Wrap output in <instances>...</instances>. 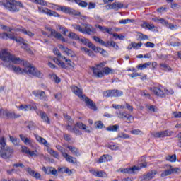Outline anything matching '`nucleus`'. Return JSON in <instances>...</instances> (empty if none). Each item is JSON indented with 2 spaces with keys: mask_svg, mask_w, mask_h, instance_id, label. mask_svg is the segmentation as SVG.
<instances>
[{
  "mask_svg": "<svg viewBox=\"0 0 181 181\" xmlns=\"http://www.w3.org/2000/svg\"><path fill=\"white\" fill-rule=\"evenodd\" d=\"M165 170L162 172L160 176L162 177H166V176H169V175H172V173H177V170H179V168H173L170 165H165Z\"/></svg>",
  "mask_w": 181,
  "mask_h": 181,
  "instance_id": "9b49d317",
  "label": "nucleus"
},
{
  "mask_svg": "<svg viewBox=\"0 0 181 181\" xmlns=\"http://www.w3.org/2000/svg\"><path fill=\"white\" fill-rule=\"evenodd\" d=\"M30 2H33L34 4H37V5H42V6H47V2L45 0H28Z\"/></svg>",
  "mask_w": 181,
  "mask_h": 181,
  "instance_id": "e433bc0d",
  "label": "nucleus"
},
{
  "mask_svg": "<svg viewBox=\"0 0 181 181\" xmlns=\"http://www.w3.org/2000/svg\"><path fill=\"white\" fill-rule=\"evenodd\" d=\"M158 174V171L156 170H152L148 173H146L141 177H139V180L140 181H149L152 180L153 177H155V175Z\"/></svg>",
  "mask_w": 181,
  "mask_h": 181,
  "instance_id": "f8f14e48",
  "label": "nucleus"
},
{
  "mask_svg": "<svg viewBox=\"0 0 181 181\" xmlns=\"http://www.w3.org/2000/svg\"><path fill=\"white\" fill-rule=\"evenodd\" d=\"M38 12L41 13H45V15H48V16H54V18H60V14L57 13V12L50 10L49 8L38 7Z\"/></svg>",
  "mask_w": 181,
  "mask_h": 181,
  "instance_id": "4468645a",
  "label": "nucleus"
},
{
  "mask_svg": "<svg viewBox=\"0 0 181 181\" xmlns=\"http://www.w3.org/2000/svg\"><path fill=\"white\" fill-rule=\"evenodd\" d=\"M49 30L51 32V36H53V37H55V39H58L59 40H62V42H66V39L62 36V34L57 32L56 30H53L49 28Z\"/></svg>",
  "mask_w": 181,
  "mask_h": 181,
  "instance_id": "a878e982",
  "label": "nucleus"
},
{
  "mask_svg": "<svg viewBox=\"0 0 181 181\" xmlns=\"http://www.w3.org/2000/svg\"><path fill=\"white\" fill-rule=\"evenodd\" d=\"M127 119V122L130 124L132 121H134V117L129 114H126V116L124 117V119Z\"/></svg>",
  "mask_w": 181,
  "mask_h": 181,
  "instance_id": "680f3d73",
  "label": "nucleus"
},
{
  "mask_svg": "<svg viewBox=\"0 0 181 181\" xmlns=\"http://www.w3.org/2000/svg\"><path fill=\"white\" fill-rule=\"evenodd\" d=\"M23 144H25V145H26L27 146H33V141L30 138L24 136L23 137Z\"/></svg>",
  "mask_w": 181,
  "mask_h": 181,
  "instance_id": "58836bf2",
  "label": "nucleus"
},
{
  "mask_svg": "<svg viewBox=\"0 0 181 181\" xmlns=\"http://www.w3.org/2000/svg\"><path fill=\"white\" fill-rule=\"evenodd\" d=\"M2 115L5 117H7V118H19L20 115L15 114V112H8L3 110Z\"/></svg>",
  "mask_w": 181,
  "mask_h": 181,
  "instance_id": "7c9ffc66",
  "label": "nucleus"
},
{
  "mask_svg": "<svg viewBox=\"0 0 181 181\" xmlns=\"http://www.w3.org/2000/svg\"><path fill=\"white\" fill-rule=\"evenodd\" d=\"M0 39H3L4 40H8V39H11V40H15L18 43H22V42H23V38L15 36V34L13 33H0Z\"/></svg>",
  "mask_w": 181,
  "mask_h": 181,
  "instance_id": "1a4fd4ad",
  "label": "nucleus"
},
{
  "mask_svg": "<svg viewBox=\"0 0 181 181\" xmlns=\"http://www.w3.org/2000/svg\"><path fill=\"white\" fill-rule=\"evenodd\" d=\"M24 69L23 71L28 76H33V77H37L42 78L43 77V73L39 71L33 64L29 63L28 61H25L23 63Z\"/></svg>",
  "mask_w": 181,
  "mask_h": 181,
  "instance_id": "7ed1b4c3",
  "label": "nucleus"
},
{
  "mask_svg": "<svg viewBox=\"0 0 181 181\" xmlns=\"http://www.w3.org/2000/svg\"><path fill=\"white\" fill-rule=\"evenodd\" d=\"M116 115L118 118H120V119H125V116L127 115V112H116Z\"/></svg>",
  "mask_w": 181,
  "mask_h": 181,
  "instance_id": "603ef678",
  "label": "nucleus"
},
{
  "mask_svg": "<svg viewBox=\"0 0 181 181\" xmlns=\"http://www.w3.org/2000/svg\"><path fill=\"white\" fill-rule=\"evenodd\" d=\"M32 94L35 95V97H39V98L43 101H47V96H46V93L43 90H33Z\"/></svg>",
  "mask_w": 181,
  "mask_h": 181,
  "instance_id": "6ab92c4d",
  "label": "nucleus"
},
{
  "mask_svg": "<svg viewBox=\"0 0 181 181\" xmlns=\"http://www.w3.org/2000/svg\"><path fill=\"white\" fill-rule=\"evenodd\" d=\"M22 169H23V164L16 163L13 165V169L11 172H13V173H20Z\"/></svg>",
  "mask_w": 181,
  "mask_h": 181,
  "instance_id": "c85d7f7f",
  "label": "nucleus"
},
{
  "mask_svg": "<svg viewBox=\"0 0 181 181\" xmlns=\"http://www.w3.org/2000/svg\"><path fill=\"white\" fill-rule=\"evenodd\" d=\"M76 127L79 128V129H82V131H84V132H86L87 134H90V132H91L90 127L81 122H77Z\"/></svg>",
  "mask_w": 181,
  "mask_h": 181,
  "instance_id": "cd10ccee",
  "label": "nucleus"
},
{
  "mask_svg": "<svg viewBox=\"0 0 181 181\" xmlns=\"http://www.w3.org/2000/svg\"><path fill=\"white\" fill-rule=\"evenodd\" d=\"M166 28H168V29H171V30H173L175 29H177V25H173L172 23H168Z\"/></svg>",
  "mask_w": 181,
  "mask_h": 181,
  "instance_id": "69168bd1",
  "label": "nucleus"
},
{
  "mask_svg": "<svg viewBox=\"0 0 181 181\" xmlns=\"http://www.w3.org/2000/svg\"><path fill=\"white\" fill-rule=\"evenodd\" d=\"M36 112L44 122H46L47 124H50V118H49V116H47V114H46V112L42 110H37L36 111Z\"/></svg>",
  "mask_w": 181,
  "mask_h": 181,
  "instance_id": "4be33fe9",
  "label": "nucleus"
},
{
  "mask_svg": "<svg viewBox=\"0 0 181 181\" xmlns=\"http://www.w3.org/2000/svg\"><path fill=\"white\" fill-rule=\"evenodd\" d=\"M105 64L100 62L95 64V66H91L90 70L93 73V76L97 78H103L104 76H109V74H114L115 70L108 66L104 67Z\"/></svg>",
  "mask_w": 181,
  "mask_h": 181,
  "instance_id": "f03ea898",
  "label": "nucleus"
},
{
  "mask_svg": "<svg viewBox=\"0 0 181 181\" xmlns=\"http://www.w3.org/2000/svg\"><path fill=\"white\" fill-rule=\"evenodd\" d=\"M85 103L90 108V110H93V111L97 110V107L95 106V103L93 102L90 98H85Z\"/></svg>",
  "mask_w": 181,
  "mask_h": 181,
  "instance_id": "c756f323",
  "label": "nucleus"
},
{
  "mask_svg": "<svg viewBox=\"0 0 181 181\" xmlns=\"http://www.w3.org/2000/svg\"><path fill=\"white\" fill-rule=\"evenodd\" d=\"M118 138H123V139H128L129 138V135L125 133H119L117 136Z\"/></svg>",
  "mask_w": 181,
  "mask_h": 181,
  "instance_id": "e2e57ef3",
  "label": "nucleus"
},
{
  "mask_svg": "<svg viewBox=\"0 0 181 181\" xmlns=\"http://www.w3.org/2000/svg\"><path fill=\"white\" fill-rule=\"evenodd\" d=\"M138 40H149V37L146 35H144L141 33H138Z\"/></svg>",
  "mask_w": 181,
  "mask_h": 181,
  "instance_id": "49530a36",
  "label": "nucleus"
},
{
  "mask_svg": "<svg viewBox=\"0 0 181 181\" xmlns=\"http://www.w3.org/2000/svg\"><path fill=\"white\" fill-rule=\"evenodd\" d=\"M131 22H134V20L127 18V19L120 20L119 21V23H120L121 25H127V23H131Z\"/></svg>",
  "mask_w": 181,
  "mask_h": 181,
  "instance_id": "864d4df0",
  "label": "nucleus"
},
{
  "mask_svg": "<svg viewBox=\"0 0 181 181\" xmlns=\"http://www.w3.org/2000/svg\"><path fill=\"white\" fill-rule=\"evenodd\" d=\"M151 90L154 94V95H156L157 97H160L161 98H163V97H165V92L162 90L160 86L151 88Z\"/></svg>",
  "mask_w": 181,
  "mask_h": 181,
  "instance_id": "aec40b11",
  "label": "nucleus"
},
{
  "mask_svg": "<svg viewBox=\"0 0 181 181\" xmlns=\"http://www.w3.org/2000/svg\"><path fill=\"white\" fill-rule=\"evenodd\" d=\"M172 134H173V131L164 130L160 132H153L151 135L154 138H165L166 136H172Z\"/></svg>",
  "mask_w": 181,
  "mask_h": 181,
  "instance_id": "ddd939ff",
  "label": "nucleus"
},
{
  "mask_svg": "<svg viewBox=\"0 0 181 181\" xmlns=\"http://www.w3.org/2000/svg\"><path fill=\"white\" fill-rule=\"evenodd\" d=\"M123 94L124 92L118 89L108 90L104 92L105 97H121Z\"/></svg>",
  "mask_w": 181,
  "mask_h": 181,
  "instance_id": "2eb2a0df",
  "label": "nucleus"
},
{
  "mask_svg": "<svg viewBox=\"0 0 181 181\" xmlns=\"http://www.w3.org/2000/svg\"><path fill=\"white\" fill-rule=\"evenodd\" d=\"M108 159H112V157L108 154H104L98 160V163H104L105 162H107Z\"/></svg>",
  "mask_w": 181,
  "mask_h": 181,
  "instance_id": "473e14b6",
  "label": "nucleus"
},
{
  "mask_svg": "<svg viewBox=\"0 0 181 181\" xmlns=\"http://www.w3.org/2000/svg\"><path fill=\"white\" fill-rule=\"evenodd\" d=\"M71 90L72 93H74L75 95L79 97V98H84V95H83V90H81L80 88L75 86H71Z\"/></svg>",
  "mask_w": 181,
  "mask_h": 181,
  "instance_id": "393cba45",
  "label": "nucleus"
},
{
  "mask_svg": "<svg viewBox=\"0 0 181 181\" xmlns=\"http://www.w3.org/2000/svg\"><path fill=\"white\" fill-rule=\"evenodd\" d=\"M62 156L66 159V162H69V163H75L74 162V158L73 156L69 155L67 153L62 152Z\"/></svg>",
  "mask_w": 181,
  "mask_h": 181,
  "instance_id": "2f4dec72",
  "label": "nucleus"
},
{
  "mask_svg": "<svg viewBox=\"0 0 181 181\" xmlns=\"http://www.w3.org/2000/svg\"><path fill=\"white\" fill-rule=\"evenodd\" d=\"M97 4L95 3L89 2L88 9H95Z\"/></svg>",
  "mask_w": 181,
  "mask_h": 181,
  "instance_id": "338daca9",
  "label": "nucleus"
},
{
  "mask_svg": "<svg viewBox=\"0 0 181 181\" xmlns=\"http://www.w3.org/2000/svg\"><path fill=\"white\" fill-rule=\"evenodd\" d=\"M69 37L71 39H74L75 40H78L80 37H78V35L73 32H71L69 35Z\"/></svg>",
  "mask_w": 181,
  "mask_h": 181,
  "instance_id": "052dcab7",
  "label": "nucleus"
},
{
  "mask_svg": "<svg viewBox=\"0 0 181 181\" xmlns=\"http://www.w3.org/2000/svg\"><path fill=\"white\" fill-rule=\"evenodd\" d=\"M26 172L35 179H38L39 180H42V175L40 173L32 170L30 168H25Z\"/></svg>",
  "mask_w": 181,
  "mask_h": 181,
  "instance_id": "412c9836",
  "label": "nucleus"
},
{
  "mask_svg": "<svg viewBox=\"0 0 181 181\" xmlns=\"http://www.w3.org/2000/svg\"><path fill=\"white\" fill-rule=\"evenodd\" d=\"M35 139L37 142H39V144H42V145H44L45 146H47V148H49L50 146V144H48L47 141L46 139H45V138L35 134Z\"/></svg>",
  "mask_w": 181,
  "mask_h": 181,
  "instance_id": "bb28decb",
  "label": "nucleus"
},
{
  "mask_svg": "<svg viewBox=\"0 0 181 181\" xmlns=\"http://www.w3.org/2000/svg\"><path fill=\"white\" fill-rule=\"evenodd\" d=\"M130 133L132 135H144V132L141 131L139 129H133V130L130 131Z\"/></svg>",
  "mask_w": 181,
  "mask_h": 181,
  "instance_id": "de8ad7c7",
  "label": "nucleus"
},
{
  "mask_svg": "<svg viewBox=\"0 0 181 181\" xmlns=\"http://www.w3.org/2000/svg\"><path fill=\"white\" fill-rule=\"evenodd\" d=\"M23 47L25 52H27L28 54H30V56H33V51L28 47V44H26L25 42H23Z\"/></svg>",
  "mask_w": 181,
  "mask_h": 181,
  "instance_id": "c03bdc74",
  "label": "nucleus"
},
{
  "mask_svg": "<svg viewBox=\"0 0 181 181\" xmlns=\"http://www.w3.org/2000/svg\"><path fill=\"white\" fill-rule=\"evenodd\" d=\"M124 8V4L119 1H115L112 4L106 6V9H113L114 11H119Z\"/></svg>",
  "mask_w": 181,
  "mask_h": 181,
  "instance_id": "dca6fc26",
  "label": "nucleus"
},
{
  "mask_svg": "<svg viewBox=\"0 0 181 181\" xmlns=\"http://www.w3.org/2000/svg\"><path fill=\"white\" fill-rule=\"evenodd\" d=\"M93 40H95V42H97V43L102 45V46H103V45H105V42H104L101 38H100L97 36H93Z\"/></svg>",
  "mask_w": 181,
  "mask_h": 181,
  "instance_id": "8fccbe9b",
  "label": "nucleus"
},
{
  "mask_svg": "<svg viewBox=\"0 0 181 181\" xmlns=\"http://www.w3.org/2000/svg\"><path fill=\"white\" fill-rule=\"evenodd\" d=\"M141 168H146V163H142L141 167L134 165L132 168L119 169L118 172H121V173H129L131 175L132 173H135L136 170H141Z\"/></svg>",
  "mask_w": 181,
  "mask_h": 181,
  "instance_id": "9d476101",
  "label": "nucleus"
},
{
  "mask_svg": "<svg viewBox=\"0 0 181 181\" xmlns=\"http://www.w3.org/2000/svg\"><path fill=\"white\" fill-rule=\"evenodd\" d=\"M95 128H98V129H102L104 127V124L101 121H98L95 122Z\"/></svg>",
  "mask_w": 181,
  "mask_h": 181,
  "instance_id": "13d9d810",
  "label": "nucleus"
},
{
  "mask_svg": "<svg viewBox=\"0 0 181 181\" xmlns=\"http://www.w3.org/2000/svg\"><path fill=\"white\" fill-rule=\"evenodd\" d=\"M3 6L10 11V12H18L20 8H22V3L15 0H6L3 3Z\"/></svg>",
  "mask_w": 181,
  "mask_h": 181,
  "instance_id": "423d86ee",
  "label": "nucleus"
},
{
  "mask_svg": "<svg viewBox=\"0 0 181 181\" xmlns=\"http://www.w3.org/2000/svg\"><path fill=\"white\" fill-rule=\"evenodd\" d=\"M152 64V62H146L144 64H140L137 66V69L138 70H145L146 67H149Z\"/></svg>",
  "mask_w": 181,
  "mask_h": 181,
  "instance_id": "c9c22d12",
  "label": "nucleus"
},
{
  "mask_svg": "<svg viewBox=\"0 0 181 181\" xmlns=\"http://www.w3.org/2000/svg\"><path fill=\"white\" fill-rule=\"evenodd\" d=\"M80 40L82 43H83V45H86V46H88V47L92 49V50H93L95 53H101V54H105V50L103 49V48L96 47L95 45H94V44H92L91 42L88 41V39L82 38Z\"/></svg>",
  "mask_w": 181,
  "mask_h": 181,
  "instance_id": "0eeeda50",
  "label": "nucleus"
},
{
  "mask_svg": "<svg viewBox=\"0 0 181 181\" xmlns=\"http://www.w3.org/2000/svg\"><path fill=\"white\" fill-rule=\"evenodd\" d=\"M48 153H49V155H52V156H53L54 158H56L57 159H59V153L55 151L54 150L50 148H48L47 149Z\"/></svg>",
  "mask_w": 181,
  "mask_h": 181,
  "instance_id": "ea45409f",
  "label": "nucleus"
},
{
  "mask_svg": "<svg viewBox=\"0 0 181 181\" xmlns=\"http://www.w3.org/2000/svg\"><path fill=\"white\" fill-rule=\"evenodd\" d=\"M71 132H72L73 134H76V135H81V132L76 127L72 128Z\"/></svg>",
  "mask_w": 181,
  "mask_h": 181,
  "instance_id": "0e129e2a",
  "label": "nucleus"
},
{
  "mask_svg": "<svg viewBox=\"0 0 181 181\" xmlns=\"http://www.w3.org/2000/svg\"><path fill=\"white\" fill-rule=\"evenodd\" d=\"M89 172L91 173V175H93V176H96V177H107V173L103 170L98 171L90 169Z\"/></svg>",
  "mask_w": 181,
  "mask_h": 181,
  "instance_id": "b1692460",
  "label": "nucleus"
},
{
  "mask_svg": "<svg viewBox=\"0 0 181 181\" xmlns=\"http://www.w3.org/2000/svg\"><path fill=\"white\" fill-rule=\"evenodd\" d=\"M25 128H28L30 131L35 129V123L33 122H25Z\"/></svg>",
  "mask_w": 181,
  "mask_h": 181,
  "instance_id": "a18cd8bd",
  "label": "nucleus"
},
{
  "mask_svg": "<svg viewBox=\"0 0 181 181\" xmlns=\"http://www.w3.org/2000/svg\"><path fill=\"white\" fill-rule=\"evenodd\" d=\"M173 115L175 118H181V112H174Z\"/></svg>",
  "mask_w": 181,
  "mask_h": 181,
  "instance_id": "774afa93",
  "label": "nucleus"
},
{
  "mask_svg": "<svg viewBox=\"0 0 181 181\" xmlns=\"http://www.w3.org/2000/svg\"><path fill=\"white\" fill-rule=\"evenodd\" d=\"M0 156L3 159H9L12 158V153H13V149L6 146L5 142V138L0 136Z\"/></svg>",
  "mask_w": 181,
  "mask_h": 181,
  "instance_id": "20e7f679",
  "label": "nucleus"
},
{
  "mask_svg": "<svg viewBox=\"0 0 181 181\" xmlns=\"http://www.w3.org/2000/svg\"><path fill=\"white\" fill-rule=\"evenodd\" d=\"M67 148L71 152L72 155H74L75 156H80V151L77 148L71 146H68Z\"/></svg>",
  "mask_w": 181,
  "mask_h": 181,
  "instance_id": "72a5a7b5",
  "label": "nucleus"
},
{
  "mask_svg": "<svg viewBox=\"0 0 181 181\" xmlns=\"http://www.w3.org/2000/svg\"><path fill=\"white\" fill-rule=\"evenodd\" d=\"M61 11L62 12H64V13H68L69 15H76V16H78L81 15V13H80V11H77L70 7H67V6H63L61 8Z\"/></svg>",
  "mask_w": 181,
  "mask_h": 181,
  "instance_id": "f3484780",
  "label": "nucleus"
},
{
  "mask_svg": "<svg viewBox=\"0 0 181 181\" xmlns=\"http://www.w3.org/2000/svg\"><path fill=\"white\" fill-rule=\"evenodd\" d=\"M53 53L55 54L56 56H57V58L52 59L53 62H54V63L58 64V66H60V67H62V69H66V64L62 62L63 59H66V57L62 55V54L60 53V51H59V49H54L53 50Z\"/></svg>",
  "mask_w": 181,
  "mask_h": 181,
  "instance_id": "6e6552de",
  "label": "nucleus"
},
{
  "mask_svg": "<svg viewBox=\"0 0 181 181\" xmlns=\"http://www.w3.org/2000/svg\"><path fill=\"white\" fill-rule=\"evenodd\" d=\"M93 40H95V42H97V43L102 45V46H103V45H105V42H104L101 38H100L97 36H93Z\"/></svg>",
  "mask_w": 181,
  "mask_h": 181,
  "instance_id": "3c124183",
  "label": "nucleus"
},
{
  "mask_svg": "<svg viewBox=\"0 0 181 181\" xmlns=\"http://www.w3.org/2000/svg\"><path fill=\"white\" fill-rule=\"evenodd\" d=\"M59 48L60 49V50L64 52V53H66V54H67V56H70L71 57H76V54L74 53V52H73V50H71L62 45H59Z\"/></svg>",
  "mask_w": 181,
  "mask_h": 181,
  "instance_id": "5701e85b",
  "label": "nucleus"
},
{
  "mask_svg": "<svg viewBox=\"0 0 181 181\" xmlns=\"http://www.w3.org/2000/svg\"><path fill=\"white\" fill-rule=\"evenodd\" d=\"M141 26L144 29H148V30H153V29H155V25H153V24H150L149 23H147V22H144L141 25Z\"/></svg>",
  "mask_w": 181,
  "mask_h": 181,
  "instance_id": "f704fd0d",
  "label": "nucleus"
},
{
  "mask_svg": "<svg viewBox=\"0 0 181 181\" xmlns=\"http://www.w3.org/2000/svg\"><path fill=\"white\" fill-rule=\"evenodd\" d=\"M23 109L25 111H29L30 110H34V111H37V107L36 106L32 107V106H30V105H24Z\"/></svg>",
  "mask_w": 181,
  "mask_h": 181,
  "instance_id": "6e6d98bb",
  "label": "nucleus"
},
{
  "mask_svg": "<svg viewBox=\"0 0 181 181\" xmlns=\"http://www.w3.org/2000/svg\"><path fill=\"white\" fill-rule=\"evenodd\" d=\"M23 153H25L28 156H30L31 158H37L39 156V153H37V150H30L27 146L23 147Z\"/></svg>",
  "mask_w": 181,
  "mask_h": 181,
  "instance_id": "a211bd4d",
  "label": "nucleus"
},
{
  "mask_svg": "<svg viewBox=\"0 0 181 181\" xmlns=\"http://www.w3.org/2000/svg\"><path fill=\"white\" fill-rule=\"evenodd\" d=\"M0 28L3 30H5L6 32H12L13 30V29H12L10 27H8L6 25H0Z\"/></svg>",
  "mask_w": 181,
  "mask_h": 181,
  "instance_id": "bf43d9fd",
  "label": "nucleus"
},
{
  "mask_svg": "<svg viewBox=\"0 0 181 181\" xmlns=\"http://www.w3.org/2000/svg\"><path fill=\"white\" fill-rule=\"evenodd\" d=\"M106 129L107 131H112V132H115L119 129V126L118 124L109 126Z\"/></svg>",
  "mask_w": 181,
  "mask_h": 181,
  "instance_id": "a19ab883",
  "label": "nucleus"
},
{
  "mask_svg": "<svg viewBox=\"0 0 181 181\" xmlns=\"http://www.w3.org/2000/svg\"><path fill=\"white\" fill-rule=\"evenodd\" d=\"M160 69L163 71H172V67H170L169 65L166 64H160Z\"/></svg>",
  "mask_w": 181,
  "mask_h": 181,
  "instance_id": "4c0bfd02",
  "label": "nucleus"
},
{
  "mask_svg": "<svg viewBox=\"0 0 181 181\" xmlns=\"http://www.w3.org/2000/svg\"><path fill=\"white\" fill-rule=\"evenodd\" d=\"M81 25L83 26V28H81L80 25L78 24H72V28L81 33H83L84 35H91V33H95V28L93 27V25L88 23H81Z\"/></svg>",
  "mask_w": 181,
  "mask_h": 181,
  "instance_id": "39448f33",
  "label": "nucleus"
},
{
  "mask_svg": "<svg viewBox=\"0 0 181 181\" xmlns=\"http://www.w3.org/2000/svg\"><path fill=\"white\" fill-rule=\"evenodd\" d=\"M76 4L81 6V8H87V6H88V3L82 0H76Z\"/></svg>",
  "mask_w": 181,
  "mask_h": 181,
  "instance_id": "79ce46f5",
  "label": "nucleus"
},
{
  "mask_svg": "<svg viewBox=\"0 0 181 181\" xmlns=\"http://www.w3.org/2000/svg\"><path fill=\"white\" fill-rule=\"evenodd\" d=\"M165 159L168 162H176V154L168 155L166 156Z\"/></svg>",
  "mask_w": 181,
  "mask_h": 181,
  "instance_id": "37998d69",
  "label": "nucleus"
},
{
  "mask_svg": "<svg viewBox=\"0 0 181 181\" xmlns=\"http://www.w3.org/2000/svg\"><path fill=\"white\" fill-rule=\"evenodd\" d=\"M142 42L136 43L133 42H132V47H133V49H138L139 47H142Z\"/></svg>",
  "mask_w": 181,
  "mask_h": 181,
  "instance_id": "4d7b16f0",
  "label": "nucleus"
},
{
  "mask_svg": "<svg viewBox=\"0 0 181 181\" xmlns=\"http://www.w3.org/2000/svg\"><path fill=\"white\" fill-rule=\"evenodd\" d=\"M48 175H57V170L53 167H48Z\"/></svg>",
  "mask_w": 181,
  "mask_h": 181,
  "instance_id": "09e8293b",
  "label": "nucleus"
},
{
  "mask_svg": "<svg viewBox=\"0 0 181 181\" xmlns=\"http://www.w3.org/2000/svg\"><path fill=\"white\" fill-rule=\"evenodd\" d=\"M10 141L12 142L13 145H19V139H16L12 136H10Z\"/></svg>",
  "mask_w": 181,
  "mask_h": 181,
  "instance_id": "5fc2aeb1",
  "label": "nucleus"
},
{
  "mask_svg": "<svg viewBox=\"0 0 181 181\" xmlns=\"http://www.w3.org/2000/svg\"><path fill=\"white\" fill-rule=\"evenodd\" d=\"M0 59L3 61V66L8 69V70H13L14 73L21 74L23 73V70L20 67H16L13 64H21L22 60L19 57H15V55L11 54V52L7 49H2L0 52Z\"/></svg>",
  "mask_w": 181,
  "mask_h": 181,
  "instance_id": "f257e3e1",
  "label": "nucleus"
}]
</instances>
